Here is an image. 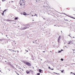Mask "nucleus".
<instances>
[{
    "label": "nucleus",
    "instance_id": "1",
    "mask_svg": "<svg viewBox=\"0 0 75 75\" xmlns=\"http://www.w3.org/2000/svg\"><path fill=\"white\" fill-rule=\"evenodd\" d=\"M28 27H29V25H25L24 26V27L22 28V29L23 30H25L27 28H28Z\"/></svg>",
    "mask_w": 75,
    "mask_h": 75
},
{
    "label": "nucleus",
    "instance_id": "2",
    "mask_svg": "<svg viewBox=\"0 0 75 75\" xmlns=\"http://www.w3.org/2000/svg\"><path fill=\"white\" fill-rule=\"evenodd\" d=\"M36 24V23H35L34 22L32 24H31L30 23H29V24H28V25H29V27L30 26V27H34V26H35V25Z\"/></svg>",
    "mask_w": 75,
    "mask_h": 75
},
{
    "label": "nucleus",
    "instance_id": "3",
    "mask_svg": "<svg viewBox=\"0 0 75 75\" xmlns=\"http://www.w3.org/2000/svg\"><path fill=\"white\" fill-rule=\"evenodd\" d=\"M25 65H28V66H29V67H30L31 66V64H30V63L28 62H26Z\"/></svg>",
    "mask_w": 75,
    "mask_h": 75
},
{
    "label": "nucleus",
    "instance_id": "4",
    "mask_svg": "<svg viewBox=\"0 0 75 75\" xmlns=\"http://www.w3.org/2000/svg\"><path fill=\"white\" fill-rule=\"evenodd\" d=\"M23 3H24V2H23V0H21L20 3V4L21 6L23 5Z\"/></svg>",
    "mask_w": 75,
    "mask_h": 75
},
{
    "label": "nucleus",
    "instance_id": "5",
    "mask_svg": "<svg viewBox=\"0 0 75 75\" xmlns=\"http://www.w3.org/2000/svg\"><path fill=\"white\" fill-rule=\"evenodd\" d=\"M61 39V36H59L58 38L57 42H58V44L59 43V40Z\"/></svg>",
    "mask_w": 75,
    "mask_h": 75
},
{
    "label": "nucleus",
    "instance_id": "6",
    "mask_svg": "<svg viewBox=\"0 0 75 75\" xmlns=\"http://www.w3.org/2000/svg\"><path fill=\"white\" fill-rule=\"evenodd\" d=\"M26 72L27 74H28L29 73H30V71H29L28 70H27L26 71Z\"/></svg>",
    "mask_w": 75,
    "mask_h": 75
},
{
    "label": "nucleus",
    "instance_id": "7",
    "mask_svg": "<svg viewBox=\"0 0 75 75\" xmlns=\"http://www.w3.org/2000/svg\"><path fill=\"white\" fill-rule=\"evenodd\" d=\"M67 16H68V17H70L71 18H73V19H75V18L72 17L71 16H68V15H67Z\"/></svg>",
    "mask_w": 75,
    "mask_h": 75
},
{
    "label": "nucleus",
    "instance_id": "8",
    "mask_svg": "<svg viewBox=\"0 0 75 75\" xmlns=\"http://www.w3.org/2000/svg\"><path fill=\"white\" fill-rule=\"evenodd\" d=\"M39 72H42V70H41V69H39Z\"/></svg>",
    "mask_w": 75,
    "mask_h": 75
},
{
    "label": "nucleus",
    "instance_id": "9",
    "mask_svg": "<svg viewBox=\"0 0 75 75\" xmlns=\"http://www.w3.org/2000/svg\"><path fill=\"white\" fill-rule=\"evenodd\" d=\"M7 21H11V20L9 19H7Z\"/></svg>",
    "mask_w": 75,
    "mask_h": 75
},
{
    "label": "nucleus",
    "instance_id": "10",
    "mask_svg": "<svg viewBox=\"0 0 75 75\" xmlns=\"http://www.w3.org/2000/svg\"><path fill=\"white\" fill-rule=\"evenodd\" d=\"M23 15H26L27 14L25 13V12H24L23 13Z\"/></svg>",
    "mask_w": 75,
    "mask_h": 75
},
{
    "label": "nucleus",
    "instance_id": "11",
    "mask_svg": "<svg viewBox=\"0 0 75 75\" xmlns=\"http://www.w3.org/2000/svg\"><path fill=\"white\" fill-rule=\"evenodd\" d=\"M18 19V17H16L15 18V20H17Z\"/></svg>",
    "mask_w": 75,
    "mask_h": 75
},
{
    "label": "nucleus",
    "instance_id": "12",
    "mask_svg": "<svg viewBox=\"0 0 75 75\" xmlns=\"http://www.w3.org/2000/svg\"><path fill=\"white\" fill-rule=\"evenodd\" d=\"M62 51V50L58 51V53H60Z\"/></svg>",
    "mask_w": 75,
    "mask_h": 75
},
{
    "label": "nucleus",
    "instance_id": "13",
    "mask_svg": "<svg viewBox=\"0 0 75 75\" xmlns=\"http://www.w3.org/2000/svg\"><path fill=\"white\" fill-rule=\"evenodd\" d=\"M61 60L62 61H64V59L62 58L61 59Z\"/></svg>",
    "mask_w": 75,
    "mask_h": 75
},
{
    "label": "nucleus",
    "instance_id": "14",
    "mask_svg": "<svg viewBox=\"0 0 75 75\" xmlns=\"http://www.w3.org/2000/svg\"><path fill=\"white\" fill-rule=\"evenodd\" d=\"M54 74H57V75H59V74H58L57 73H55V72H54Z\"/></svg>",
    "mask_w": 75,
    "mask_h": 75
},
{
    "label": "nucleus",
    "instance_id": "15",
    "mask_svg": "<svg viewBox=\"0 0 75 75\" xmlns=\"http://www.w3.org/2000/svg\"><path fill=\"white\" fill-rule=\"evenodd\" d=\"M30 72H33V71L30 70Z\"/></svg>",
    "mask_w": 75,
    "mask_h": 75
},
{
    "label": "nucleus",
    "instance_id": "16",
    "mask_svg": "<svg viewBox=\"0 0 75 75\" xmlns=\"http://www.w3.org/2000/svg\"><path fill=\"white\" fill-rule=\"evenodd\" d=\"M63 14H64L65 15H66V16H68L66 14V13H63Z\"/></svg>",
    "mask_w": 75,
    "mask_h": 75
},
{
    "label": "nucleus",
    "instance_id": "17",
    "mask_svg": "<svg viewBox=\"0 0 75 75\" xmlns=\"http://www.w3.org/2000/svg\"><path fill=\"white\" fill-rule=\"evenodd\" d=\"M37 75H40V73H37Z\"/></svg>",
    "mask_w": 75,
    "mask_h": 75
},
{
    "label": "nucleus",
    "instance_id": "18",
    "mask_svg": "<svg viewBox=\"0 0 75 75\" xmlns=\"http://www.w3.org/2000/svg\"><path fill=\"white\" fill-rule=\"evenodd\" d=\"M4 12H3L2 13V16H4Z\"/></svg>",
    "mask_w": 75,
    "mask_h": 75
},
{
    "label": "nucleus",
    "instance_id": "19",
    "mask_svg": "<svg viewBox=\"0 0 75 75\" xmlns=\"http://www.w3.org/2000/svg\"><path fill=\"white\" fill-rule=\"evenodd\" d=\"M64 71V70H62L61 71V72L63 73V72Z\"/></svg>",
    "mask_w": 75,
    "mask_h": 75
},
{
    "label": "nucleus",
    "instance_id": "20",
    "mask_svg": "<svg viewBox=\"0 0 75 75\" xmlns=\"http://www.w3.org/2000/svg\"><path fill=\"white\" fill-rule=\"evenodd\" d=\"M3 40H4L3 39H0V41H1L2 42V41H3Z\"/></svg>",
    "mask_w": 75,
    "mask_h": 75
},
{
    "label": "nucleus",
    "instance_id": "21",
    "mask_svg": "<svg viewBox=\"0 0 75 75\" xmlns=\"http://www.w3.org/2000/svg\"><path fill=\"white\" fill-rule=\"evenodd\" d=\"M68 35L69 36V37H70L71 38H72V37H71V36L69 35Z\"/></svg>",
    "mask_w": 75,
    "mask_h": 75
},
{
    "label": "nucleus",
    "instance_id": "22",
    "mask_svg": "<svg viewBox=\"0 0 75 75\" xmlns=\"http://www.w3.org/2000/svg\"><path fill=\"white\" fill-rule=\"evenodd\" d=\"M8 10V9H5V10H4V11H5H5H6V10Z\"/></svg>",
    "mask_w": 75,
    "mask_h": 75
},
{
    "label": "nucleus",
    "instance_id": "23",
    "mask_svg": "<svg viewBox=\"0 0 75 75\" xmlns=\"http://www.w3.org/2000/svg\"><path fill=\"white\" fill-rule=\"evenodd\" d=\"M68 44H71V42H69L68 43Z\"/></svg>",
    "mask_w": 75,
    "mask_h": 75
},
{
    "label": "nucleus",
    "instance_id": "24",
    "mask_svg": "<svg viewBox=\"0 0 75 75\" xmlns=\"http://www.w3.org/2000/svg\"><path fill=\"white\" fill-rule=\"evenodd\" d=\"M43 20H46L45 19V18H43Z\"/></svg>",
    "mask_w": 75,
    "mask_h": 75
},
{
    "label": "nucleus",
    "instance_id": "25",
    "mask_svg": "<svg viewBox=\"0 0 75 75\" xmlns=\"http://www.w3.org/2000/svg\"><path fill=\"white\" fill-rule=\"evenodd\" d=\"M35 16H37V14H35V15H34Z\"/></svg>",
    "mask_w": 75,
    "mask_h": 75
},
{
    "label": "nucleus",
    "instance_id": "26",
    "mask_svg": "<svg viewBox=\"0 0 75 75\" xmlns=\"http://www.w3.org/2000/svg\"><path fill=\"white\" fill-rule=\"evenodd\" d=\"M51 69V70H54V69Z\"/></svg>",
    "mask_w": 75,
    "mask_h": 75
},
{
    "label": "nucleus",
    "instance_id": "27",
    "mask_svg": "<svg viewBox=\"0 0 75 75\" xmlns=\"http://www.w3.org/2000/svg\"><path fill=\"white\" fill-rule=\"evenodd\" d=\"M73 75H75V74L74 73H73Z\"/></svg>",
    "mask_w": 75,
    "mask_h": 75
},
{
    "label": "nucleus",
    "instance_id": "28",
    "mask_svg": "<svg viewBox=\"0 0 75 75\" xmlns=\"http://www.w3.org/2000/svg\"><path fill=\"white\" fill-rule=\"evenodd\" d=\"M71 74H73V72H71Z\"/></svg>",
    "mask_w": 75,
    "mask_h": 75
},
{
    "label": "nucleus",
    "instance_id": "29",
    "mask_svg": "<svg viewBox=\"0 0 75 75\" xmlns=\"http://www.w3.org/2000/svg\"><path fill=\"white\" fill-rule=\"evenodd\" d=\"M32 55V57H33V55L32 54H31Z\"/></svg>",
    "mask_w": 75,
    "mask_h": 75
},
{
    "label": "nucleus",
    "instance_id": "30",
    "mask_svg": "<svg viewBox=\"0 0 75 75\" xmlns=\"http://www.w3.org/2000/svg\"><path fill=\"white\" fill-rule=\"evenodd\" d=\"M6 1V0H5L4 1L2 0V1Z\"/></svg>",
    "mask_w": 75,
    "mask_h": 75
},
{
    "label": "nucleus",
    "instance_id": "31",
    "mask_svg": "<svg viewBox=\"0 0 75 75\" xmlns=\"http://www.w3.org/2000/svg\"><path fill=\"white\" fill-rule=\"evenodd\" d=\"M4 12H5V11H3V13H4Z\"/></svg>",
    "mask_w": 75,
    "mask_h": 75
},
{
    "label": "nucleus",
    "instance_id": "32",
    "mask_svg": "<svg viewBox=\"0 0 75 75\" xmlns=\"http://www.w3.org/2000/svg\"><path fill=\"white\" fill-rule=\"evenodd\" d=\"M73 64H75V63H74V64H71V65H73Z\"/></svg>",
    "mask_w": 75,
    "mask_h": 75
},
{
    "label": "nucleus",
    "instance_id": "33",
    "mask_svg": "<svg viewBox=\"0 0 75 75\" xmlns=\"http://www.w3.org/2000/svg\"><path fill=\"white\" fill-rule=\"evenodd\" d=\"M49 69H50V68H50V67H49Z\"/></svg>",
    "mask_w": 75,
    "mask_h": 75
},
{
    "label": "nucleus",
    "instance_id": "34",
    "mask_svg": "<svg viewBox=\"0 0 75 75\" xmlns=\"http://www.w3.org/2000/svg\"><path fill=\"white\" fill-rule=\"evenodd\" d=\"M17 74H18V75H19V74L17 73Z\"/></svg>",
    "mask_w": 75,
    "mask_h": 75
},
{
    "label": "nucleus",
    "instance_id": "35",
    "mask_svg": "<svg viewBox=\"0 0 75 75\" xmlns=\"http://www.w3.org/2000/svg\"><path fill=\"white\" fill-rule=\"evenodd\" d=\"M73 51H75V50H72Z\"/></svg>",
    "mask_w": 75,
    "mask_h": 75
},
{
    "label": "nucleus",
    "instance_id": "36",
    "mask_svg": "<svg viewBox=\"0 0 75 75\" xmlns=\"http://www.w3.org/2000/svg\"><path fill=\"white\" fill-rule=\"evenodd\" d=\"M0 72H1V73H2V72H1V70L0 71Z\"/></svg>",
    "mask_w": 75,
    "mask_h": 75
},
{
    "label": "nucleus",
    "instance_id": "37",
    "mask_svg": "<svg viewBox=\"0 0 75 75\" xmlns=\"http://www.w3.org/2000/svg\"><path fill=\"white\" fill-rule=\"evenodd\" d=\"M43 52H45V51H43Z\"/></svg>",
    "mask_w": 75,
    "mask_h": 75
},
{
    "label": "nucleus",
    "instance_id": "38",
    "mask_svg": "<svg viewBox=\"0 0 75 75\" xmlns=\"http://www.w3.org/2000/svg\"><path fill=\"white\" fill-rule=\"evenodd\" d=\"M9 50L10 51L11 50Z\"/></svg>",
    "mask_w": 75,
    "mask_h": 75
},
{
    "label": "nucleus",
    "instance_id": "39",
    "mask_svg": "<svg viewBox=\"0 0 75 75\" xmlns=\"http://www.w3.org/2000/svg\"><path fill=\"white\" fill-rule=\"evenodd\" d=\"M6 37H7V35H6Z\"/></svg>",
    "mask_w": 75,
    "mask_h": 75
},
{
    "label": "nucleus",
    "instance_id": "40",
    "mask_svg": "<svg viewBox=\"0 0 75 75\" xmlns=\"http://www.w3.org/2000/svg\"><path fill=\"white\" fill-rule=\"evenodd\" d=\"M22 69V71H24V70L23 69Z\"/></svg>",
    "mask_w": 75,
    "mask_h": 75
},
{
    "label": "nucleus",
    "instance_id": "41",
    "mask_svg": "<svg viewBox=\"0 0 75 75\" xmlns=\"http://www.w3.org/2000/svg\"><path fill=\"white\" fill-rule=\"evenodd\" d=\"M54 26H57L56 25H54Z\"/></svg>",
    "mask_w": 75,
    "mask_h": 75
},
{
    "label": "nucleus",
    "instance_id": "42",
    "mask_svg": "<svg viewBox=\"0 0 75 75\" xmlns=\"http://www.w3.org/2000/svg\"><path fill=\"white\" fill-rule=\"evenodd\" d=\"M14 51L15 52H16V51Z\"/></svg>",
    "mask_w": 75,
    "mask_h": 75
},
{
    "label": "nucleus",
    "instance_id": "43",
    "mask_svg": "<svg viewBox=\"0 0 75 75\" xmlns=\"http://www.w3.org/2000/svg\"><path fill=\"white\" fill-rule=\"evenodd\" d=\"M61 51H63V50H61Z\"/></svg>",
    "mask_w": 75,
    "mask_h": 75
},
{
    "label": "nucleus",
    "instance_id": "44",
    "mask_svg": "<svg viewBox=\"0 0 75 75\" xmlns=\"http://www.w3.org/2000/svg\"><path fill=\"white\" fill-rule=\"evenodd\" d=\"M36 2H37V0H36Z\"/></svg>",
    "mask_w": 75,
    "mask_h": 75
},
{
    "label": "nucleus",
    "instance_id": "45",
    "mask_svg": "<svg viewBox=\"0 0 75 75\" xmlns=\"http://www.w3.org/2000/svg\"><path fill=\"white\" fill-rule=\"evenodd\" d=\"M73 38H75V37H73Z\"/></svg>",
    "mask_w": 75,
    "mask_h": 75
},
{
    "label": "nucleus",
    "instance_id": "46",
    "mask_svg": "<svg viewBox=\"0 0 75 75\" xmlns=\"http://www.w3.org/2000/svg\"><path fill=\"white\" fill-rule=\"evenodd\" d=\"M27 52H28V50L26 51Z\"/></svg>",
    "mask_w": 75,
    "mask_h": 75
},
{
    "label": "nucleus",
    "instance_id": "47",
    "mask_svg": "<svg viewBox=\"0 0 75 75\" xmlns=\"http://www.w3.org/2000/svg\"><path fill=\"white\" fill-rule=\"evenodd\" d=\"M34 42H33V43H34Z\"/></svg>",
    "mask_w": 75,
    "mask_h": 75
},
{
    "label": "nucleus",
    "instance_id": "48",
    "mask_svg": "<svg viewBox=\"0 0 75 75\" xmlns=\"http://www.w3.org/2000/svg\"><path fill=\"white\" fill-rule=\"evenodd\" d=\"M26 15H28V14H26Z\"/></svg>",
    "mask_w": 75,
    "mask_h": 75
},
{
    "label": "nucleus",
    "instance_id": "49",
    "mask_svg": "<svg viewBox=\"0 0 75 75\" xmlns=\"http://www.w3.org/2000/svg\"><path fill=\"white\" fill-rule=\"evenodd\" d=\"M67 20V21H68V20Z\"/></svg>",
    "mask_w": 75,
    "mask_h": 75
},
{
    "label": "nucleus",
    "instance_id": "50",
    "mask_svg": "<svg viewBox=\"0 0 75 75\" xmlns=\"http://www.w3.org/2000/svg\"><path fill=\"white\" fill-rule=\"evenodd\" d=\"M35 41V42H36V41H37V40H36Z\"/></svg>",
    "mask_w": 75,
    "mask_h": 75
},
{
    "label": "nucleus",
    "instance_id": "51",
    "mask_svg": "<svg viewBox=\"0 0 75 75\" xmlns=\"http://www.w3.org/2000/svg\"><path fill=\"white\" fill-rule=\"evenodd\" d=\"M33 21H34V20H33Z\"/></svg>",
    "mask_w": 75,
    "mask_h": 75
},
{
    "label": "nucleus",
    "instance_id": "52",
    "mask_svg": "<svg viewBox=\"0 0 75 75\" xmlns=\"http://www.w3.org/2000/svg\"><path fill=\"white\" fill-rule=\"evenodd\" d=\"M41 47H42V46H41Z\"/></svg>",
    "mask_w": 75,
    "mask_h": 75
},
{
    "label": "nucleus",
    "instance_id": "53",
    "mask_svg": "<svg viewBox=\"0 0 75 75\" xmlns=\"http://www.w3.org/2000/svg\"><path fill=\"white\" fill-rule=\"evenodd\" d=\"M25 51H27V50H25Z\"/></svg>",
    "mask_w": 75,
    "mask_h": 75
},
{
    "label": "nucleus",
    "instance_id": "54",
    "mask_svg": "<svg viewBox=\"0 0 75 75\" xmlns=\"http://www.w3.org/2000/svg\"><path fill=\"white\" fill-rule=\"evenodd\" d=\"M33 16V15H32V16Z\"/></svg>",
    "mask_w": 75,
    "mask_h": 75
},
{
    "label": "nucleus",
    "instance_id": "55",
    "mask_svg": "<svg viewBox=\"0 0 75 75\" xmlns=\"http://www.w3.org/2000/svg\"><path fill=\"white\" fill-rule=\"evenodd\" d=\"M13 51H14V50H13Z\"/></svg>",
    "mask_w": 75,
    "mask_h": 75
},
{
    "label": "nucleus",
    "instance_id": "56",
    "mask_svg": "<svg viewBox=\"0 0 75 75\" xmlns=\"http://www.w3.org/2000/svg\"><path fill=\"white\" fill-rule=\"evenodd\" d=\"M45 46H46V45H45Z\"/></svg>",
    "mask_w": 75,
    "mask_h": 75
},
{
    "label": "nucleus",
    "instance_id": "57",
    "mask_svg": "<svg viewBox=\"0 0 75 75\" xmlns=\"http://www.w3.org/2000/svg\"><path fill=\"white\" fill-rule=\"evenodd\" d=\"M32 74H33V73H32Z\"/></svg>",
    "mask_w": 75,
    "mask_h": 75
},
{
    "label": "nucleus",
    "instance_id": "58",
    "mask_svg": "<svg viewBox=\"0 0 75 75\" xmlns=\"http://www.w3.org/2000/svg\"><path fill=\"white\" fill-rule=\"evenodd\" d=\"M17 52H19L18 51H17Z\"/></svg>",
    "mask_w": 75,
    "mask_h": 75
},
{
    "label": "nucleus",
    "instance_id": "59",
    "mask_svg": "<svg viewBox=\"0 0 75 75\" xmlns=\"http://www.w3.org/2000/svg\"><path fill=\"white\" fill-rule=\"evenodd\" d=\"M7 43H8V41L7 42Z\"/></svg>",
    "mask_w": 75,
    "mask_h": 75
},
{
    "label": "nucleus",
    "instance_id": "60",
    "mask_svg": "<svg viewBox=\"0 0 75 75\" xmlns=\"http://www.w3.org/2000/svg\"><path fill=\"white\" fill-rule=\"evenodd\" d=\"M19 69H21V68H19Z\"/></svg>",
    "mask_w": 75,
    "mask_h": 75
},
{
    "label": "nucleus",
    "instance_id": "61",
    "mask_svg": "<svg viewBox=\"0 0 75 75\" xmlns=\"http://www.w3.org/2000/svg\"><path fill=\"white\" fill-rule=\"evenodd\" d=\"M5 62H6V61H5Z\"/></svg>",
    "mask_w": 75,
    "mask_h": 75
},
{
    "label": "nucleus",
    "instance_id": "62",
    "mask_svg": "<svg viewBox=\"0 0 75 75\" xmlns=\"http://www.w3.org/2000/svg\"><path fill=\"white\" fill-rule=\"evenodd\" d=\"M13 2V1H12V2Z\"/></svg>",
    "mask_w": 75,
    "mask_h": 75
},
{
    "label": "nucleus",
    "instance_id": "63",
    "mask_svg": "<svg viewBox=\"0 0 75 75\" xmlns=\"http://www.w3.org/2000/svg\"><path fill=\"white\" fill-rule=\"evenodd\" d=\"M70 42H71V41H70Z\"/></svg>",
    "mask_w": 75,
    "mask_h": 75
},
{
    "label": "nucleus",
    "instance_id": "64",
    "mask_svg": "<svg viewBox=\"0 0 75 75\" xmlns=\"http://www.w3.org/2000/svg\"><path fill=\"white\" fill-rule=\"evenodd\" d=\"M65 67H67V66H65Z\"/></svg>",
    "mask_w": 75,
    "mask_h": 75
}]
</instances>
